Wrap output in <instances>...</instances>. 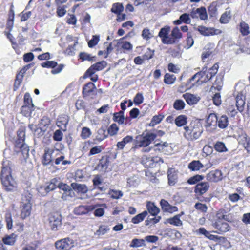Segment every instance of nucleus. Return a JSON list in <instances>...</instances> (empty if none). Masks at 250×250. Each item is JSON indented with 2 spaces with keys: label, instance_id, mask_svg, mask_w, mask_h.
Here are the masks:
<instances>
[{
  "label": "nucleus",
  "instance_id": "nucleus-1",
  "mask_svg": "<svg viewBox=\"0 0 250 250\" xmlns=\"http://www.w3.org/2000/svg\"><path fill=\"white\" fill-rule=\"evenodd\" d=\"M184 136L188 140L198 139L203 132V127L199 123L192 122L188 126L184 127Z\"/></svg>",
  "mask_w": 250,
  "mask_h": 250
},
{
  "label": "nucleus",
  "instance_id": "nucleus-2",
  "mask_svg": "<svg viewBox=\"0 0 250 250\" xmlns=\"http://www.w3.org/2000/svg\"><path fill=\"white\" fill-rule=\"evenodd\" d=\"M0 179L6 190L10 191L16 188L17 184L11 176V170L9 167H3L1 172Z\"/></svg>",
  "mask_w": 250,
  "mask_h": 250
},
{
  "label": "nucleus",
  "instance_id": "nucleus-3",
  "mask_svg": "<svg viewBox=\"0 0 250 250\" xmlns=\"http://www.w3.org/2000/svg\"><path fill=\"white\" fill-rule=\"evenodd\" d=\"M156 134L153 133H143L136 137L134 148L146 147L148 146L156 137Z\"/></svg>",
  "mask_w": 250,
  "mask_h": 250
},
{
  "label": "nucleus",
  "instance_id": "nucleus-4",
  "mask_svg": "<svg viewBox=\"0 0 250 250\" xmlns=\"http://www.w3.org/2000/svg\"><path fill=\"white\" fill-rule=\"evenodd\" d=\"M32 195L28 192H26L23 195L21 204V216L22 219H25L29 216L32 209Z\"/></svg>",
  "mask_w": 250,
  "mask_h": 250
},
{
  "label": "nucleus",
  "instance_id": "nucleus-5",
  "mask_svg": "<svg viewBox=\"0 0 250 250\" xmlns=\"http://www.w3.org/2000/svg\"><path fill=\"white\" fill-rule=\"evenodd\" d=\"M218 68L219 66L217 63L214 64L209 69H208L207 66L203 67L202 70L198 72V73H200L201 83H206L209 81L211 78L217 74Z\"/></svg>",
  "mask_w": 250,
  "mask_h": 250
},
{
  "label": "nucleus",
  "instance_id": "nucleus-6",
  "mask_svg": "<svg viewBox=\"0 0 250 250\" xmlns=\"http://www.w3.org/2000/svg\"><path fill=\"white\" fill-rule=\"evenodd\" d=\"M55 246L57 250H70L74 246V241L67 237L57 241Z\"/></svg>",
  "mask_w": 250,
  "mask_h": 250
},
{
  "label": "nucleus",
  "instance_id": "nucleus-7",
  "mask_svg": "<svg viewBox=\"0 0 250 250\" xmlns=\"http://www.w3.org/2000/svg\"><path fill=\"white\" fill-rule=\"evenodd\" d=\"M60 151L59 149H53L46 148L44 150L42 164L44 165L49 164L56 156L59 155Z\"/></svg>",
  "mask_w": 250,
  "mask_h": 250
},
{
  "label": "nucleus",
  "instance_id": "nucleus-8",
  "mask_svg": "<svg viewBox=\"0 0 250 250\" xmlns=\"http://www.w3.org/2000/svg\"><path fill=\"white\" fill-rule=\"evenodd\" d=\"M160 162H164L163 159L159 157H148L144 156L142 159V163L146 167H156Z\"/></svg>",
  "mask_w": 250,
  "mask_h": 250
},
{
  "label": "nucleus",
  "instance_id": "nucleus-9",
  "mask_svg": "<svg viewBox=\"0 0 250 250\" xmlns=\"http://www.w3.org/2000/svg\"><path fill=\"white\" fill-rule=\"evenodd\" d=\"M62 216L58 212L51 214L49 217V224L52 230H56L62 224Z\"/></svg>",
  "mask_w": 250,
  "mask_h": 250
},
{
  "label": "nucleus",
  "instance_id": "nucleus-10",
  "mask_svg": "<svg viewBox=\"0 0 250 250\" xmlns=\"http://www.w3.org/2000/svg\"><path fill=\"white\" fill-rule=\"evenodd\" d=\"M107 65V62L105 61L99 62L91 65L85 72V75L92 76L96 71H101L104 69Z\"/></svg>",
  "mask_w": 250,
  "mask_h": 250
},
{
  "label": "nucleus",
  "instance_id": "nucleus-11",
  "mask_svg": "<svg viewBox=\"0 0 250 250\" xmlns=\"http://www.w3.org/2000/svg\"><path fill=\"white\" fill-rule=\"evenodd\" d=\"M96 90L97 88L93 83L91 82L88 83L84 85L83 89V97L95 96L97 94Z\"/></svg>",
  "mask_w": 250,
  "mask_h": 250
},
{
  "label": "nucleus",
  "instance_id": "nucleus-12",
  "mask_svg": "<svg viewBox=\"0 0 250 250\" xmlns=\"http://www.w3.org/2000/svg\"><path fill=\"white\" fill-rule=\"evenodd\" d=\"M197 29L201 34L205 36L218 35L222 33V31L219 29H216L211 27H206L203 26H198Z\"/></svg>",
  "mask_w": 250,
  "mask_h": 250
},
{
  "label": "nucleus",
  "instance_id": "nucleus-13",
  "mask_svg": "<svg viewBox=\"0 0 250 250\" xmlns=\"http://www.w3.org/2000/svg\"><path fill=\"white\" fill-rule=\"evenodd\" d=\"M201 80L200 78V73H196L194 74L190 79H189L188 82L187 83L186 86V88L184 89L183 86L182 87V89L179 90L182 91V90H186L187 89H189L193 87L194 85L200 84Z\"/></svg>",
  "mask_w": 250,
  "mask_h": 250
},
{
  "label": "nucleus",
  "instance_id": "nucleus-14",
  "mask_svg": "<svg viewBox=\"0 0 250 250\" xmlns=\"http://www.w3.org/2000/svg\"><path fill=\"white\" fill-rule=\"evenodd\" d=\"M206 179L210 182H217L222 179V172L217 169L211 171L207 175Z\"/></svg>",
  "mask_w": 250,
  "mask_h": 250
},
{
  "label": "nucleus",
  "instance_id": "nucleus-15",
  "mask_svg": "<svg viewBox=\"0 0 250 250\" xmlns=\"http://www.w3.org/2000/svg\"><path fill=\"white\" fill-rule=\"evenodd\" d=\"M170 27L162 28L159 33V36L162 38V42L165 44H171L172 43L171 38L168 36L170 31Z\"/></svg>",
  "mask_w": 250,
  "mask_h": 250
},
{
  "label": "nucleus",
  "instance_id": "nucleus-16",
  "mask_svg": "<svg viewBox=\"0 0 250 250\" xmlns=\"http://www.w3.org/2000/svg\"><path fill=\"white\" fill-rule=\"evenodd\" d=\"M56 181V179H53L52 181ZM56 188V186L54 182H51L47 185L42 186L38 188V192L42 195L44 196L50 191Z\"/></svg>",
  "mask_w": 250,
  "mask_h": 250
},
{
  "label": "nucleus",
  "instance_id": "nucleus-17",
  "mask_svg": "<svg viewBox=\"0 0 250 250\" xmlns=\"http://www.w3.org/2000/svg\"><path fill=\"white\" fill-rule=\"evenodd\" d=\"M94 209H95V207L93 206H85L81 205L74 208V213L76 215H82L87 214Z\"/></svg>",
  "mask_w": 250,
  "mask_h": 250
},
{
  "label": "nucleus",
  "instance_id": "nucleus-18",
  "mask_svg": "<svg viewBox=\"0 0 250 250\" xmlns=\"http://www.w3.org/2000/svg\"><path fill=\"white\" fill-rule=\"evenodd\" d=\"M213 226L221 233L227 232L230 229V227L228 223L221 220L215 222Z\"/></svg>",
  "mask_w": 250,
  "mask_h": 250
},
{
  "label": "nucleus",
  "instance_id": "nucleus-19",
  "mask_svg": "<svg viewBox=\"0 0 250 250\" xmlns=\"http://www.w3.org/2000/svg\"><path fill=\"white\" fill-rule=\"evenodd\" d=\"M15 151L17 152L21 151L23 157L24 159H27L29 156V147L25 143L19 144L17 143L15 145Z\"/></svg>",
  "mask_w": 250,
  "mask_h": 250
},
{
  "label": "nucleus",
  "instance_id": "nucleus-20",
  "mask_svg": "<svg viewBox=\"0 0 250 250\" xmlns=\"http://www.w3.org/2000/svg\"><path fill=\"white\" fill-rule=\"evenodd\" d=\"M209 187V185L208 182L200 183L196 186L195 192L197 194L202 195L208 190Z\"/></svg>",
  "mask_w": 250,
  "mask_h": 250
},
{
  "label": "nucleus",
  "instance_id": "nucleus-21",
  "mask_svg": "<svg viewBox=\"0 0 250 250\" xmlns=\"http://www.w3.org/2000/svg\"><path fill=\"white\" fill-rule=\"evenodd\" d=\"M68 122V117L65 115L59 117L56 122L57 125L63 131L66 130V126Z\"/></svg>",
  "mask_w": 250,
  "mask_h": 250
},
{
  "label": "nucleus",
  "instance_id": "nucleus-22",
  "mask_svg": "<svg viewBox=\"0 0 250 250\" xmlns=\"http://www.w3.org/2000/svg\"><path fill=\"white\" fill-rule=\"evenodd\" d=\"M218 117L215 113L209 114L207 119V127L213 126L214 129L217 124Z\"/></svg>",
  "mask_w": 250,
  "mask_h": 250
},
{
  "label": "nucleus",
  "instance_id": "nucleus-23",
  "mask_svg": "<svg viewBox=\"0 0 250 250\" xmlns=\"http://www.w3.org/2000/svg\"><path fill=\"white\" fill-rule=\"evenodd\" d=\"M245 104V97L242 94L238 95L236 98V105L239 111H243Z\"/></svg>",
  "mask_w": 250,
  "mask_h": 250
},
{
  "label": "nucleus",
  "instance_id": "nucleus-24",
  "mask_svg": "<svg viewBox=\"0 0 250 250\" xmlns=\"http://www.w3.org/2000/svg\"><path fill=\"white\" fill-rule=\"evenodd\" d=\"M71 186L74 190L78 192L85 193L88 191L87 187L84 184L72 183L71 184Z\"/></svg>",
  "mask_w": 250,
  "mask_h": 250
},
{
  "label": "nucleus",
  "instance_id": "nucleus-25",
  "mask_svg": "<svg viewBox=\"0 0 250 250\" xmlns=\"http://www.w3.org/2000/svg\"><path fill=\"white\" fill-rule=\"evenodd\" d=\"M183 97L187 103L189 105L196 104L199 100V98L193 94L186 93Z\"/></svg>",
  "mask_w": 250,
  "mask_h": 250
},
{
  "label": "nucleus",
  "instance_id": "nucleus-26",
  "mask_svg": "<svg viewBox=\"0 0 250 250\" xmlns=\"http://www.w3.org/2000/svg\"><path fill=\"white\" fill-rule=\"evenodd\" d=\"M17 238V235L12 233L10 235H7L5 236L2 238V242L5 245H13L16 241Z\"/></svg>",
  "mask_w": 250,
  "mask_h": 250
},
{
  "label": "nucleus",
  "instance_id": "nucleus-27",
  "mask_svg": "<svg viewBox=\"0 0 250 250\" xmlns=\"http://www.w3.org/2000/svg\"><path fill=\"white\" fill-rule=\"evenodd\" d=\"M203 167V165L198 160L192 161L188 166V168L193 171H198Z\"/></svg>",
  "mask_w": 250,
  "mask_h": 250
},
{
  "label": "nucleus",
  "instance_id": "nucleus-28",
  "mask_svg": "<svg viewBox=\"0 0 250 250\" xmlns=\"http://www.w3.org/2000/svg\"><path fill=\"white\" fill-rule=\"evenodd\" d=\"M147 208L151 216H155L160 211L159 208L157 207L153 203L148 202L147 204Z\"/></svg>",
  "mask_w": 250,
  "mask_h": 250
},
{
  "label": "nucleus",
  "instance_id": "nucleus-29",
  "mask_svg": "<svg viewBox=\"0 0 250 250\" xmlns=\"http://www.w3.org/2000/svg\"><path fill=\"white\" fill-rule=\"evenodd\" d=\"M217 124L219 128L221 129L226 128L229 124L228 118L227 116L222 115L219 119L218 118Z\"/></svg>",
  "mask_w": 250,
  "mask_h": 250
},
{
  "label": "nucleus",
  "instance_id": "nucleus-30",
  "mask_svg": "<svg viewBox=\"0 0 250 250\" xmlns=\"http://www.w3.org/2000/svg\"><path fill=\"white\" fill-rule=\"evenodd\" d=\"M31 64H28L25 66L19 73L18 75L16 76V79L15 80V84H20L21 82L22 81V79L23 77V74L30 68Z\"/></svg>",
  "mask_w": 250,
  "mask_h": 250
},
{
  "label": "nucleus",
  "instance_id": "nucleus-31",
  "mask_svg": "<svg viewBox=\"0 0 250 250\" xmlns=\"http://www.w3.org/2000/svg\"><path fill=\"white\" fill-rule=\"evenodd\" d=\"M231 18V13L230 10H227L221 16L220 22L221 23L226 24L229 22Z\"/></svg>",
  "mask_w": 250,
  "mask_h": 250
},
{
  "label": "nucleus",
  "instance_id": "nucleus-32",
  "mask_svg": "<svg viewBox=\"0 0 250 250\" xmlns=\"http://www.w3.org/2000/svg\"><path fill=\"white\" fill-rule=\"evenodd\" d=\"M34 110V104L31 105H24L21 107V112L25 117L30 116L32 111Z\"/></svg>",
  "mask_w": 250,
  "mask_h": 250
},
{
  "label": "nucleus",
  "instance_id": "nucleus-33",
  "mask_svg": "<svg viewBox=\"0 0 250 250\" xmlns=\"http://www.w3.org/2000/svg\"><path fill=\"white\" fill-rule=\"evenodd\" d=\"M108 136V134L105 128L101 127L97 131V135L96 136V140L98 141H102L105 139Z\"/></svg>",
  "mask_w": 250,
  "mask_h": 250
},
{
  "label": "nucleus",
  "instance_id": "nucleus-34",
  "mask_svg": "<svg viewBox=\"0 0 250 250\" xmlns=\"http://www.w3.org/2000/svg\"><path fill=\"white\" fill-rule=\"evenodd\" d=\"M132 140L133 137L131 136H126L122 141L117 143V146L118 149H123L127 143L131 142Z\"/></svg>",
  "mask_w": 250,
  "mask_h": 250
},
{
  "label": "nucleus",
  "instance_id": "nucleus-35",
  "mask_svg": "<svg viewBox=\"0 0 250 250\" xmlns=\"http://www.w3.org/2000/svg\"><path fill=\"white\" fill-rule=\"evenodd\" d=\"M113 120L115 122H118L119 124H124L125 117L123 111L115 113L113 115Z\"/></svg>",
  "mask_w": 250,
  "mask_h": 250
},
{
  "label": "nucleus",
  "instance_id": "nucleus-36",
  "mask_svg": "<svg viewBox=\"0 0 250 250\" xmlns=\"http://www.w3.org/2000/svg\"><path fill=\"white\" fill-rule=\"evenodd\" d=\"M175 123L177 126H184L187 123V118L185 115H179L175 119Z\"/></svg>",
  "mask_w": 250,
  "mask_h": 250
},
{
  "label": "nucleus",
  "instance_id": "nucleus-37",
  "mask_svg": "<svg viewBox=\"0 0 250 250\" xmlns=\"http://www.w3.org/2000/svg\"><path fill=\"white\" fill-rule=\"evenodd\" d=\"M110 229L108 227L104 225H102L99 226L98 229H97L94 233V235L100 237L106 233Z\"/></svg>",
  "mask_w": 250,
  "mask_h": 250
},
{
  "label": "nucleus",
  "instance_id": "nucleus-38",
  "mask_svg": "<svg viewBox=\"0 0 250 250\" xmlns=\"http://www.w3.org/2000/svg\"><path fill=\"white\" fill-rule=\"evenodd\" d=\"M147 211H144L142 213H140L132 219L131 222L134 224H138L143 221L145 217L147 215Z\"/></svg>",
  "mask_w": 250,
  "mask_h": 250
},
{
  "label": "nucleus",
  "instance_id": "nucleus-39",
  "mask_svg": "<svg viewBox=\"0 0 250 250\" xmlns=\"http://www.w3.org/2000/svg\"><path fill=\"white\" fill-rule=\"evenodd\" d=\"M184 214V212L183 211H181L180 214L176 215L173 217V225L176 226H181L183 224L181 217Z\"/></svg>",
  "mask_w": 250,
  "mask_h": 250
},
{
  "label": "nucleus",
  "instance_id": "nucleus-40",
  "mask_svg": "<svg viewBox=\"0 0 250 250\" xmlns=\"http://www.w3.org/2000/svg\"><path fill=\"white\" fill-rule=\"evenodd\" d=\"M10 13L11 15L9 16V19L7 22L6 27L9 29V31H11L12 29L14 24V11L11 8L10 10Z\"/></svg>",
  "mask_w": 250,
  "mask_h": 250
},
{
  "label": "nucleus",
  "instance_id": "nucleus-41",
  "mask_svg": "<svg viewBox=\"0 0 250 250\" xmlns=\"http://www.w3.org/2000/svg\"><path fill=\"white\" fill-rule=\"evenodd\" d=\"M215 150L219 152H224L228 151V149L224 143L218 141L214 145Z\"/></svg>",
  "mask_w": 250,
  "mask_h": 250
},
{
  "label": "nucleus",
  "instance_id": "nucleus-42",
  "mask_svg": "<svg viewBox=\"0 0 250 250\" xmlns=\"http://www.w3.org/2000/svg\"><path fill=\"white\" fill-rule=\"evenodd\" d=\"M124 10V6L122 4L116 3L113 4L111 11L112 12L118 14L121 13Z\"/></svg>",
  "mask_w": 250,
  "mask_h": 250
},
{
  "label": "nucleus",
  "instance_id": "nucleus-43",
  "mask_svg": "<svg viewBox=\"0 0 250 250\" xmlns=\"http://www.w3.org/2000/svg\"><path fill=\"white\" fill-rule=\"evenodd\" d=\"M25 134L24 131L23 130L19 129L17 131V137L18 138L15 142V144L17 145V143H19V144H23L25 139Z\"/></svg>",
  "mask_w": 250,
  "mask_h": 250
},
{
  "label": "nucleus",
  "instance_id": "nucleus-44",
  "mask_svg": "<svg viewBox=\"0 0 250 250\" xmlns=\"http://www.w3.org/2000/svg\"><path fill=\"white\" fill-rule=\"evenodd\" d=\"M250 139V137L244 132H242L238 137L239 144L244 146Z\"/></svg>",
  "mask_w": 250,
  "mask_h": 250
},
{
  "label": "nucleus",
  "instance_id": "nucleus-45",
  "mask_svg": "<svg viewBox=\"0 0 250 250\" xmlns=\"http://www.w3.org/2000/svg\"><path fill=\"white\" fill-rule=\"evenodd\" d=\"M160 205L162 210L165 212H170L172 207L169 203L164 199H162L160 201Z\"/></svg>",
  "mask_w": 250,
  "mask_h": 250
},
{
  "label": "nucleus",
  "instance_id": "nucleus-46",
  "mask_svg": "<svg viewBox=\"0 0 250 250\" xmlns=\"http://www.w3.org/2000/svg\"><path fill=\"white\" fill-rule=\"evenodd\" d=\"M240 31L244 36L248 35L250 33L248 24L244 21H242L240 24Z\"/></svg>",
  "mask_w": 250,
  "mask_h": 250
},
{
  "label": "nucleus",
  "instance_id": "nucleus-47",
  "mask_svg": "<svg viewBox=\"0 0 250 250\" xmlns=\"http://www.w3.org/2000/svg\"><path fill=\"white\" fill-rule=\"evenodd\" d=\"M56 187H57L59 190H62L64 192H67L70 194H71L72 192V190L71 188L66 184H64L63 183H59L58 185H56Z\"/></svg>",
  "mask_w": 250,
  "mask_h": 250
},
{
  "label": "nucleus",
  "instance_id": "nucleus-48",
  "mask_svg": "<svg viewBox=\"0 0 250 250\" xmlns=\"http://www.w3.org/2000/svg\"><path fill=\"white\" fill-rule=\"evenodd\" d=\"M217 4L215 2H212L208 7V14L211 17H216L217 15Z\"/></svg>",
  "mask_w": 250,
  "mask_h": 250
},
{
  "label": "nucleus",
  "instance_id": "nucleus-49",
  "mask_svg": "<svg viewBox=\"0 0 250 250\" xmlns=\"http://www.w3.org/2000/svg\"><path fill=\"white\" fill-rule=\"evenodd\" d=\"M145 245V240L144 239H133L129 246L130 247H139Z\"/></svg>",
  "mask_w": 250,
  "mask_h": 250
},
{
  "label": "nucleus",
  "instance_id": "nucleus-50",
  "mask_svg": "<svg viewBox=\"0 0 250 250\" xmlns=\"http://www.w3.org/2000/svg\"><path fill=\"white\" fill-rule=\"evenodd\" d=\"M204 177L200 175H196L194 176L190 177L188 180V183L190 185H194L196 184L198 182L203 180Z\"/></svg>",
  "mask_w": 250,
  "mask_h": 250
},
{
  "label": "nucleus",
  "instance_id": "nucleus-51",
  "mask_svg": "<svg viewBox=\"0 0 250 250\" xmlns=\"http://www.w3.org/2000/svg\"><path fill=\"white\" fill-rule=\"evenodd\" d=\"M118 130L119 128L117 125L116 124H112L108 129L107 134L111 136H114L117 133Z\"/></svg>",
  "mask_w": 250,
  "mask_h": 250
},
{
  "label": "nucleus",
  "instance_id": "nucleus-52",
  "mask_svg": "<svg viewBox=\"0 0 250 250\" xmlns=\"http://www.w3.org/2000/svg\"><path fill=\"white\" fill-rule=\"evenodd\" d=\"M163 118L164 116L161 115L154 116L152 118L151 122L149 123V125L150 126H154L156 124H159Z\"/></svg>",
  "mask_w": 250,
  "mask_h": 250
},
{
  "label": "nucleus",
  "instance_id": "nucleus-53",
  "mask_svg": "<svg viewBox=\"0 0 250 250\" xmlns=\"http://www.w3.org/2000/svg\"><path fill=\"white\" fill-rule=\"evenodd\" d=\"M120 43L119 41H114L112 42H111L107 47V50L105 53L106 55L105 57H107L109 54H110L112 51L114 49V47L117 46L118 44Z\"/></svg>",
  "mask_w": 250,
  "mask_h": 250
},
{
  "label": "nucleus",
  "instance_id": "nucleus-54",
  "mask_svg": "<svg viewBox=\"0 0 250 250\" xmlns=\"http://www.w3.org/2000/svg\"><path fill=\"white\" fill-rule=\"evenodd\" d=\"M198 17H200L201 20H205L207 19L208 16L207 14L206 9L205 7H202L198 8Z\"/></svg>",
  "mask_w": 250,
  "mask_h": 250
},
{
  "label": "nucleus",
  "instance_id": "nucleus-55",
  "mask_svg": "<svg viewBox=\"0 0 250 250\" xmlns=\"http://www.w3.org/2000/svg\"><path fill=\"white\" fill-rule=\"evenodd\" d=\"M64 158L65 157L63 155H61L56 158L55 161V164L59 165L61 163V162L62 164L63 165L71 164V162L70 161L64 160Z\"/></svg>",
  "mask_w": 250,
  "mask_h": 250
},
{
  "label": "nucleus",
  "instance_id": "nucleus-56",
  "mask_svg": "<svg viewBox=\"0 0 250 250\" xmlns=\"http://www.w3.org/2000/svg\"><path fill=\"white\" fill-rule=\"evenodd\" d=\"M152 57V55H151L149 57H146V55H144L143 56V58H142L140 56L136 57L134 59V62L135 64L140 65L143 63L144 60H148L151 59Z\"/></svg>",
  "mask_w": 250,
  "mask_h": 250
},
{
  "label": "nucleus",
  "instance_id": "nucleus-57",
  "mask_svg": "<svg viewBox=\"0 0 250 250\" xmlns=\"http://www.w3.org/2000/svg\"><path fill=\"white\" fill-rule=\"evenodd\" d=\"M109 194L112 198L118 199L123 195V192L120 190H111Z\"/></svg>",
  "mask_w": 250,
  "mask_h": 250
},
{
  "label": "nucleus",
  "instance_id": "nucleus-58",
  "mask_svg": "<svg viewBox=\"0 0 250 250\" xmlns=\"http://www.w3.org/2000/svg\"><path fill=\"white\" fill-rule=\"evenodd\" d=\"M5 221L6 222L7 227L8 229L12 228V216L10 213L7 212L5 214Z\"/></svg>",
  "mask_w": 250,
  "mask_h": 250
},
{
  "label": "nucleus",
  "instance_id": "nucleus-59",
  "mask_svg": "<svg viewBox=\"0 0 250 250\" xmlns=\"http://www.w3.org/2000/svg\"><path fill=\"white\" fill-rule=\"evenodd\" d=\"M99 36L94 35L93 36L92 39L90 40L88 42V46L92 48L97 44L99 41Z\"/></svg>",
  "mask_w": 250,
  "mask_h": 250
},
{
  "label": "nucleus",
  "instance_id": "nucleus-60",
  "mask_svg": "<svg viewBox=\"0 0 250 250\" xmlns=\"http://www.w3.org/2000/svg\"><path fill=\"white\" fill-rule=\"evenodd\" d=\"M184 102L181 100H177L174 102L173 106L177 110H181L185 107Z\"/></svg>",
  "mask_w": 250,
  "mask_h": 250
},
{
  "label": "nucleus",
  "instance_id": "nucleus-61",
  "mask_svg": "<svg viewBox=\"0 0 250 250\" xmlns=\"http://www.w3.org/2000/svg\"><path fill=\"white\" fill-rule=\"evenodd\" d=\"M182 37V34L178 27L173 29V43L175 42L174 39L178 40Z\"/></svg>",
  "mask_w": 250,
  "mask_h": 250
},
{
  "label": "nucleus",
  "instance_id": "nucleus-62",
  "mask_svg": "<svg viewBox=\"0 0 250 250\" xmlns=\"http://www.w3.org/2000/svg\"><path fill=\"white\" fill-rule=\"evenodd\" d=\"M63 133L60 130H56L53 136V139L57 141H60L62 140Z\"/></svg>",
  "mask_w": 250,
  "mask_h": 250
},
{
  "label": "nucleus",
  "instance_id": "nucleus-63",
  "mask_svg": "<svg viewBox=\"0 0 250 250\" xmlns=\"http://www.w3.org/2000/svg\"><path fill=\"white\" fill-rule=\"evenodd\" d=\"M180 19L185 23L189 24L191 22V20L189 14L184 13L180 17Z\"/></svg>",
  "mask_w": 250,
  "mask_h": 250
},
{
  "label": "nucleus",
  "instance_id": "nucleus-64",
  "mask_svg": "<svg viewBox=\"0 0 250 250\" xmlns=\"http://www.w3.org/2000/svg\"><path fill=\"white\" fill-rule=\"evenodd\" d=\"M91 132L89 128L87 127H83L82 129L81 136L83 138L85 139L90 136Z\"/></svg>",
  "mask_w": 250,
  "mask_h": 250
}]
</instances>
